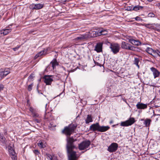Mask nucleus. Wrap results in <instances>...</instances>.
Wrapping results in <instances>:
<instances>
[{
	"instance_id": "f257e3e1",
	"label": "nucleus",
	"mask_w": 160,
	"mask_h": 160,
	"mask_svg": "<svg viewBox=\"0 0 160 160\" xmlns=\"http://www.w3.org/2000/svg\"><path fill=\"white\" fill-rule=\"evenodd\" d=\"M78 126L77 123H71L68 126L64 127L62 130L61 133L67 136V137L70 136L74 132V131L76 129Z\"/></svg>"
},
{
	"instance_id": "f03ea898",
	"label": "nucleus",
	"mask_w": 160,
	"mask_h": 160,
	"mask_svg": "<svg viewBox=\"0 0 160 160\" xmlns=\"http://www.w3.org/2000/svg\"><path fill=\"white\" fill-rule=\"evenodd\" d=\"M110 127L108 126H100L98 122L92 124L89 128V130L95 133L96 131L103 132L108 130Z\"/></svg>"
},
{
	"instance_id": "7ed1b4c3",
	"label": "nucleus",
	"mask_w": 160,
	"mask_h": 160,
	"mask_svg": "<svg viewBox=\"0 0 160 160\" xmlns=\"http://www.w3.org/2000/svg\"><path fill=\"white\" fill-rule=\"evenodd\" d=\"M108 43L110 45L109 48L111 50V51L114 54H116L119 52L120 49V47L119 44L117 43H111L108 42Z\"/></svg>"
},
{
	"instance_id": "20e7f679",
	"label": "nucleus",
	"mask_w": 160,
	"mask_h": 160,
	"mask_svg": "<svg viewBox=\"0 0 160 160\" xmlns=\"http://www.w3.org/2000/svg\"><path fill=\"white\" fill-rule=\"evenodd\" d=\"M76 141L77 140L76 139H74L73 137H67V150L75 148L76 147L74 144V142Z\"/></svg>"
},
{
	"instance_id": "39448f33",
	"label": "nucleus",
	"mask_w": 160,
	"mask_h": 160,
	"mask_svg": "<svg viewBox=\"0 0 160 160\" xmlns=\"http://www.w3.org/2000/svg\"><path fill=\"white\" fill-rule=\"evenodd\" d=\"M141 26H144L146 28L153 29L154 30L157 31L158 32H160V25L159 24L156 23L152 24H141Z\"/></svg>"
},
{
	"instance_id": "423d86ee",
	"label": "nucleus",
	"mask_w": 160,
	"mask_h": 160,
	"mask_svg": "<svg viewBox=\"0 0 160 160\" xmlns=\"http://www.w3.org/2000/svg\"><path fill=\"white\" fill-rule=\"evenodd\" d=\"M91 144L89 140H86L82 141L78 145V148L80 150H84L88 148Z\"/></svg>"
},
{
	"instance_id": "0eeeda50",
	"label": "nucleus",
	"mask_w": 160,
	"mask_h": 160,
	"mask_svg": "<svg viewBox=\"0 0 160 160\" xmlns=\"http://www.w3.org/2000/svg\"><path fill=\"white\" fill-rule=\"evenodd\" d=\"M121 48L123 49L133 51H135L136 49L138 48L132 46L130 44L124 41L122 42Z\"/></svg>"
},
{
	"instance_id": "6e6552de",
	"label": "nucleus",
	"mask_w": 160,
	"mask_h": 160,
	"mask_svg": "<svg viewBox=\"0 0 160 160\" xmlns=\"http://www.w3.org/2000/svg\"><path fill=\"white\" fill-rule=\"evenodd\" d=\"M73 149H68L67 153L68 154L69 160H76L77 158L76 152L73 150Z\"/></svg>"
},
{
	"instance_id": "1a4fd4ad",
	"label": "nucleus",
	"mask_w": 160,
	"mask_h": 160,
	"mask_svg": "<svg viewBox=\"0 0 160 160\" xmlns=\"http://www.w3.org/2000/svg\"><path fill=\"white\" fill-rule=\"evenodd\" d=\"M135 122V119L133 118H130L128 120L124 122H122L120 125L123 127H127L131 125Z\"/></svg>"
},
{
	"instance_id": "9d476101",
	"label": "nucleus",
	"mask_w": 160,
	"mask_h": 160,
	"mask_svg": "<svg viewBox=\"0 0 160 160\" xmlns=\"http://www.w3.org/2000/svg\"><path fill=\"white\" fill-rule=\"evenodd\" d=\"M10 72V70L9 68H6L4 70L1 68L0 70V78L1 79H3L4 77L8 75Z\"/></svg>"
},
{
	"instance_id": "9b49d317",
	"label": "nucleus",
	"mask_w": 160,
	"mask_h": 160,
	"mask_svg": "<svg viewBox=\"0 0 160 160\" xmlns=\"http://www.w3.org/2000/svg\"><path fill=\"white\" fill-rule=\"evenodd\" d=\"M118 147V144L115 142H113L108 147V151L110 152H116Z\"/></svg>"
},
{
	"instance_id": "f8f14e48",
	"label": "nucleus",
	"mask_w": 160,
	"mask_h": 160,
	"mask_svg": "<svg viewBox=\"0 0 160 160\" xmlns=\"http://www.w3.org/2000/svg\"><path fill=\"white\" fill-rule=\"evenodd\" d=\"M52 76L45 75L42 77V78L43 82L45 83L46 85H50L51 84L53 79L51 78Z\"/></svg>"
},
{
	"instance_id": "ddd939ff",
	"label": "nucleus",
	"mask_w": 160,
	"mask_h": 160,
	"mask_svg": "<svg viewBox=\"0 0 160 160\" xmlns=\"http://www.w3.org/2000/svg\"><path fill=\"white\" fill-rule=\"evenodd\" d=\"M89 33L88 36H87V38H95L99 36L98 30L96 31H91Z\"/></svg>"
},
{
	"instance_id": "4468645a",
	"label": "nucleus",
	"mask_w": 160,
	"mask_h": 160,
	"mask_svg": "<svg viewBox=\"0 0 160 160\" xmlns=\"http://www.w3.org/2000/svg\"><path fill=\"white\" fill-rule=\"evenodd\" d=\"M129 42L131 43L133 45L138 46L141 45L142 43L138 40H135L133 38H130L128 40Z\"/></svg>"
},
{
	"instance_id": "2eb2a0df",
	"label": "nucleus",
	"mask_w": 160,
	"mask_h": 160,
	"mask_svg": "<svg viewBox=\"0 0 160 160\" xmlns=\"http://www.w3.org/2000/svg\"><path fill=\"white\" fill-rule=\"evenodd\" d=\"M102 43L101 42L98 43L95 47L94 50L98 52H99L102 51Z\"/></svg>"
},
{
	"instance_id": "dca6fc26",
	"label": "nucleus",
	"mask_w": 160,
	"mask_h": 160,
	"mask_svg": "<svg viewBox=\"0 0 160 160\" xmlns=\"http://www.w3.org/2000/svg\"><path fill=\"white\" fill-rule=\"evenodd\" d=\"M151 70L153 72L154 78L159 76L160 72L157 69L152 67L151 68Z\"/></svg>"
},
{
	"instance_id": "f3484780",
	"label": "nucleus",
	"mask_w": 160,
	"mask_h": 160,
	"mask_svg": "<svg viewBox=\"0 0 160 160\" xmlns=\"http://www.w3.org/2000/svg\"><path fill=\"white\" fill-rule=\"evenodd\" d=\"M136 107L138 109H145L147 108L148 107L147 104H144L138 102L136 105Z\"/></svg>"
},
{
	"instance_id": "a211bd4d",
	"label": "nucleus",
	"mask_w": 160,
	"mask_h": 160,
	"mask_svg": "<svg viewBox=\"0 0 160 160\" xmlns=\"http://www.w3.org/2000/svg\"><path fill=\"white\" fill-rule=\"evenodd\" d=\"M0 142L4 144H6L7 142V140L6 138L2 134L0 133Z\"/></svg>"
},
{
	"instance_id": "6ab92c4d",
	"label": "nucleus",
	"mask_w": 160,
	"mask_h": 160,
	"mask_svg": "<svg viewBox=\"0 0 160 160\" xmlns=\"http://www.w3.org/2000/svg\"><path fill=\"white\" fill-rule=\"evenodd\" d=\"M50 64H52V66L53 69H54L56 66H58L59 64L56 59H53L52 61L51 62Z\"/></svg>"
},
{
	"instance_id": "aec40b11",
	"label": "nucleus",
	"mask_w": 160,
	"mask_h": 160,
	"mask_svg": "<svg viewBox=\"0 0 160 160\" xmlns=\"http://www.w3.org/2000/svg\"><path fill=\"white\" fill-rule=\"evenodd\" d=\"M98 30L99 36H100L102 35H107L108 31L103 29H102V30Z\"/></svg>"
},
{
	"instance_id": "412c9836",
	"label": "nucleus",
	"mask_w": 160,
	"mask_h": 160,
	"mask_svg": "<svg viewBox=\"0 0 160 160\" xmlns=\"http://www.w3.org/2000/svg\"><path fill=\"white\" fill-rule=\"evenodd\" d=\"M86 123L87 124H88L90 122H92V117L91 114H88L87 115V118L85 120Z\"/></svg>"
},
{
	"instance_id": "4be33fe9",
	"label": "nucleus",
	"mask_w": 160,
	"mask_h": 160,
	"mask_svg": "<svg viewBox=\"0 0 160 160\" xmlns=\"http://www.w3.org/2000/svg\"><path fill=\"white\" fill-rule=\"evenodd\" d=\"M151 121V119L147 118L144 120L143 122L144 124L145 125L146 127H149Z\"/></svg>"
},
{
	"instance_id": "5701e85b",
	"label": "nucleus",
	"mask_w": 160,
	"mask_h": 160,
	"mask_svg": "<svg viewBox=\"0 0 160 160\" xmlns=\"http://www.w3.org/2000/svg\"><path fill=\"white\" fill-rule=\"evenodd\" d=\"M11 31V29H3L1 31V34H3V35H5L8 34L9 32Z\"/></svg>"
},
{
	"instance_id": "b1692460",
	"label": "nucleus",
	"mask_w": 160,
	"mask_h": 160,
	"mask_svg": "<svg viewBox=\"0 0 160 160\" xmlns=\"http://www.w3.org/2000/svg\"><path fill=\"white\" fill-rule=\"evenodd\" d=\"M87 38L86 35H81L76 38L75 39L77 41L82 40Z\"/></svg>"
},
{
	"instance_id": "393cba45",
	"label": "nucleus",
	"mask_w": 160,
	"mask_h": 160,
	"mask_svg": "<svg viewBox=\"0 0 160 160\" xmlns=\"http://www.w3.org/2000/svg\"><path fill=\"white\" fill-rule=\"evenodd\" d=\"M43 7V5L40 3L35 4V10H38L42 8Z\"/></svg>"
},
{
	"instance_id": "a878e982",
	"label": "nucleus",
	"mask_w": 160,
	"mask_h": 160,
	"mask_svg": "<svg viewBox=\"0 0 160 160\" xmlns=\"http://www.w3.org/2000/svg\"><path fill=\"white\" fill-rule=\"evenodd\" d=\"M143 6H139V5H137L134 6L133 8V10L135 11H137L138 10H139L140 9H142L143 8Z\"/></svg>"
},
{
	"instance_id": "bb28decb",
	"label": "nucleus",
	"mask_w": 160,
	"mask_h": 160,
	"mask_svg": "<svg viewBox=\"0 0 160 160\" xmlns=\"http://www.w3.org/2000/svg\"><path fill=\"white\" fill-rule=\"evenodd\" d=\"M8 151L10 153V155H13V154H16V153L14 150H13L12 148L10 147V148H8Z\"/></svg>"
},
{
	"instance_id": "cd10ccee",
	"label": "nucleus",
	"mask_w": 160,
	"mask_h": 160,
	"mask_svg": "<svg viewBox=\"0 0 160 160\" xmlns=\"http://www.w3.org/2000/svg\"><path fill=\"white\" fill-rule=\"evenodd\" d=\"M139 61V59L138 58H135L134 60V64L136 65L139 68V66L138 65V62Z\"/></svg>"
},
{
	"instance_id": "c85d7f7f",
	"label": "nucleus",
	"mask_w": 160,
	"mask_h": 160,
	"mask_svg": "<svg viewBox=\"0 0 160 160\" xmlns=\"http://www.w3.org/2000/svg\"><path fill=\"white\" fill-rule=\"evenodd\" d=\"M37 54H38V56H39V57H40L42 55H45L47 54L46 53H45L44 52L43 50L42 51L38 53Z\"/></svg>"
},
{
	"instance_id": "c756f323",
	"label": "nucleus",
	"mask_w": 160,
	"mask_h": 160,
	"mask_svg": "<svg viewBox=\"0 0 160 160\" xmlns=\"http://www.w3.org/2000/svg\"><path fill=\"white\" fill-rule=\"evenodd\" d=\"M32 114L33 118H38L39 117V114L36 111Z\"/></svg>"
},
{
	"instance_id": "7c9ffc66",
	"label": "nucleus",
	"mask_w": 160,
	"mask_h": 160,
	"mask_svg": "<svg viewBox=\"0 0 160 160\" xmlns=\"http://www.w3.org/2000/svg\"><path fill=\"white\" fill-rule=\"evenodd\" d=\"M33 86V83H32L31 84L29 85L28 87V90L29 91H31L32 89V87Z\"/></svg>"
},
{
	"instance_id": "2f4dec72",
	"label": "nucleus",
	"mask_w": 160,
	"mask_h": 160,
	"mask_svg": "<svg viewBox=\"0 0 160 160\" xmlns=\"http://www.w3.org/2000/svg\"><path fill=\"white\" fill-rule=\"evenodd\" d=\"M38 145L39 147H40L41 148H43L45 147V146L43 145L42 142L38 143Z\"/></svg>"
},
{
	"instance_id": "473e14b6",
	"label": "nucleus",
	"mask_w": 160,
	"mask_h": 160,
	"mask_svg": "<svg viewBox=\"0 0 160 160\" xmlns=\"http://www.w3.org/2000/svg\"><path fill=\"white\" fill-rule=\"evenodd\" d=\"M34 74L32 73L30 75V76L28 78V80H32V79L34 77Z\"/></svg>"
},
{
	"instance_id": "72a5a7b5",
	"label": "nucleus",
	"mask_w": 160,
	"mask_h": 160,
	"mask_svg": "<svg viewBox=\"0 0 160 160\" xmlns=\"http://www.w3.org/2000/svg\"><path fill=\"white\" fill-rule=\"evenodd\" d=\"M29 8L30 9L32 10H35V4H32L30 5Z\"/></svg>"
},
{
	"instance_id": "f704fd0d",
	"label": "nucleus",
	"mask_w": 160,
	"mask_h": 160,
	"mask_svg": "<svg viewBox=\"0 0 160 160\" xmlns=\"http://www.w3.org/2000/svg\"><path fill=\"white\" fill-rule=\"evenodd\" d=\"M10 156L12 160H17V157L15 154L10 155Z\"/></svg>"
},
{
	"instance_id": "c9c22d12",
	"label": "nucleus",
	"mask_w": 160,
	"mask_h": 160,
	"mask_svg": "<svg viewBox=\"0 0 160 160\" xmlns=\"http://www.w3.org/2000/svg\"><path fill=\"white\" fill-rule=\"evenodd\" d=\"M132 6H128L126 8V10L127 11H132L133 10Z\"/></svg>"
},
{
	"instance_id": "e433bc0d",
	"label": "nucleus",
	"mask_w": 160,
	"mask_h": 160,
	"mask_svg": "<svg viewBox=\"0 0 160 160\" xmlns=\"http://www.w3.org/2000/svg\"><path fill=\"white\" fill-rule=\"evenodd\" d=\"M51 49V48L49 47H48L46 48H44L43 49L44 52H45V53H46V54H47V52L48 51H50Z\"/></svg>"
},
{
	"instance_id": "4c0bfd02",
	"label": "nucleus",
	"mask_w": 160,
	"mask_h": 160,
	"mask_svg": "<svg viewBox=\"0 0 160 160\" xmlns=\"http://www.w3.org/2000/svg\"><path fill=\"white\" fill-rule=\"evenodd\" d=\"M148 17L152 18L155 17V15L153 13H150L148 15Z\"/></svg>"
},
{
	"instance_id": "58836bf2",
	"label": "nucleus",
	"mask_w": 160,
	"mask_h": 160,
	"mask_svg": "<svg viewBox=\"0 0 160 160\" xmlns=\"http://www.w3.org/2000/svg\"><path fill=\"white\" fill-rule=\"evenodd\" d=\"M33 121L35 122H36L38 123H40L41 122V120L40 119L35 118L33 119Z\"/></svg>"
},
{
	"instance_id": "ea45409f",
	"label": "nucleus",
	"mask_w": 160,
	"mask_h": 160,
	"mask_svg": "<svg viewBox=\"0 0 160 160\" xmlns=\"http://www.w3.org/2000/svg\"><path fill=\"white\" fill-rule=\"evenodd\" d=\"M29 111L32 112V114L36 111L32 107H30V108Z\"/></svg>"
},
{
	"instance_id": "a19ab883",
	"label": "nucleus",
	"mask_w": 160,
	"mask_h": 160,
	"mask_svg": "<svg viewBox=\"0 0 160 160\" xmlns=\"http://www.w3.org/2000/svg\"><path fill=\"white\" fill-rule=\"evenodd\" d=\"M33 152L36 155H38L39 154H40L38 150L35 149L33 150Z\"/></svg>"
},
{
	"instance_id": "79ce46f5",
	"label": "nucleus",
	"mask_w": 160,
	"mask_h": 160,
	"mask_svg": "<svg viewBox=\"0 0 160 160\" xmlns=\"http://www.w3.org/2000/svg\"><path fill=\"white\" fill-rule=\"evenodd\" d=\"M135 19L136 21H142V19L140 17L137 16L135 18Z\"/></svg>"
},
{
	"instance_id": "37998d69",
	"label": "nucleus",
	"mask_w": 160,
	"mask_h": 160,
	"mask_svg": "<svg viewBox=\"0 0 160 160\" xmlns=\"http://www.w3.org/2000/svg\"><path fill=\"white\" fill-rule=\"evenodd\" d=\"M67 1V0H60L59 2H60L61 3L63 4H65V2Z\"/></svg>"
},
{
	"instance_id": "c03bdc74",
	"label": "nucleus",
	"mask_w": 160,
	"mask_h": 160,
	"mask_svg": "<svg viewBox=\"0 0 160 160\" xmlns=\"http://www.w3.org/2000/svg\"><path fill=\"white\" fill-rule=\"evenodd\" d=\"M46 155L47 156L48 159H49V158H50L52 156V155L48 153H46Z\"/></svg>"
},
{
	"instance_id": "a18cd8bd",
	"label": "nucleus",
	"mask_w": 160,
	"mask_h": 160,
	"mask_svg": "<svg viewBox=\"0 0 160 160\" xmlns=\"http://www.w3.org/2000/svg\"><path fill=\"white\" fill-rule=\"evenodd\" d=\"M20 47V46H18L17 47H15L13 48V50L14 51H16V50L18 49Z\"/></svg>"
},
{
	"instance_id": "49530a36",
	"label": "nucleus",
	"mask_w": 160,
	"mask_h": 160,
	"mask_svg": "<svg viewBox=\"0 0 160 160\" xmlns=\"http://www.w3.org/2000/svg\"><path fill=\"white\" fill-rule=\"evenodd\" d=\"M4 86L2 84L0 85V91L3 90Z\"/></svg>"
},
{
	"instance_id": "de8ad7c7",
	"label": "nucleus",
	"mask_w": 160,
	"mask_h": 160,
	"mask_svg": "<svg viewBox=\"0 0 160 160\" xmlns=\"http://www.w3.org/2000/svg\"><path fill=\"white\" fill-rule=\"evenodd\" d=\"M57 157L55 156L54 155H53L52 157H51L49 159L50 160H53L54 158H55Z\"/></svg>"
},
{
	"instance_id": "09e8293b",
	"label": "nucleus",
	"mask_w": 160,
	"mask_h": 160,
	"mask_svg": "<svg viewBox=\"0 0 160 160\" xmlns=\"http://www.w3.org/2000/svg\"><path fill=\"white\" fill-rule=\"evenodd\" d=\"M94 62L95 63V64L97 65L98 66H100V67H101L102 65L101 64H100L98 62H96L95 61H94Z\"/></svg>"
},
{
	"instance_id": "8fccbe9b",
	"label": "nucleus",
	"mask_w": 160,
	"mask_h": 160,
	"mask_svg": "<svg viewBox=\"0 0 160 160\" xmlns=\"http://www.w3.org/2000/svg\"><path fill=\"white\" fill-rule=\"evenodd\" d=\"M4 134L5 135H7L8 134L6 130H4Z\"/></svg>"
},
{
	"instance_id": "3c124183",
	"label": "nucleus",
	"mask_w": 160,
	"mask_h": 160,
	"mask_svg": "<svg viewBox=\"0 0 160 160\" xmlns=\"http://www.w3.org/2000/svg\"><path fill=\"white\" fill-rule=\"evenodd\" d=\"M39 57V56H38V54H37L34 57V59H36L38 57Z\"/></svg>"
},
{
	"instance_id": "603ef678",
	"label": "nucleus",
	"mask_w": 160,
	"mask_h": 160,
	"mask_svg": "<svg viewBox=\"0 0 160 160\" xmlns=\"http://www.w3.org/2000/svg\"><path fill=\"white\" fill-rule=\"evenodd\" d=\"M38 88H39V84H38L37 86V89L38 92H39Z\"/></svg>"
},
{
	"instance_id": "864d4df0",
	"label": "nucleus",
	"mask_w": 160,
	"mask_h": 160,
	"mask_svg": "<svg viewBox=\"0 0 160 160\" xmlns=\"http://www.w3.org/2000/svg\"><path fill=\"white\" fill-rule=\"evenodd\" d=\"M121 95H116V94H115L114 95H113V97H119V96H120Z\"/></svg>"
},
{
	"instance_id": "5fc2aeb1",
	"label": "nucleus",
	"mask_w": 160,
	"mask_h": 160,
	"mask_svg": "<svg viewBox=\"0 0 160 160\" xmlns=\"http://www.w3.org/2000/svg\"><path fill=\"white\" fill-rule=\"evenodd\" d=\"M113 121L112 120H111L110 121V122H109V123H110V124H112V123H113Z\"/></svg>"
},
{
	"instance_id": "6e6d98bb",
	"label": "nucleus",
	"mask_w": 160,
	"mask_h": 160,
	"mask_svg": "<svg viewBox=\"0 0 160 160\" xmlns=\"http://www.w3.org/2000/svg\"><path fill=\"white\" fill-rule=\"evenodd\" d=\"M148 2H152V1H153V0H147Z\"/></svg>"
},
{
	"instance_id": "4d7b16f0",
	"label": "nucleus",
	"mask_w": 160,
	"mask_h": 160,
	"mask_svg": "<svg viewBox=\"0 0 160 160\" xmlns=\"http://www.w3.org/2000/svg\"><path fill=\"white\" fill-rule=\"evenodd\" d=\"M53 159V160H58L57 157L55 158H54Z\"/></svg>"
},
{
	"instance_id": "13d9d810",
	"label": "nucleus",
	"mask_w": 160,
	"mask_h": 160,
	"mask_svg": "<svg viewBox=\"0 0 160 160\" xmlns=\"http://www.w3.org/2000/svg\"><path fill=\"white\" fill-rule=\"evenodd\" d=\"M42 77H41L39 80V82H41V79H42Z\"/></svg>"
},
{
	"instance_id": "bf43d9fd",
	"label": "nucleus",
	"mask_w": 160,
	"mask_h": 160,
	"mask_svg": "<svg viewBox=\"0 0 160 160\" xmlns=\"http://www.w3.org/2000/svg\"><path fill=\"white\" fill-rule=\"evenodd\" d=\"M124 76L125 75H121V76H120V77L122 78H124Z\"/></svg>"
},
{
	"instance_id": "052dcab7",
	"label": "nucleus",
	"mask_w": 160,
	"mask_h": 160,
	"mask_svg": "<svg viewBox=\"0 0 160 160\" xmlns=\"http://www.w3.org/2000/svg\"><path fill=\"white\" fill-rule=\"evenodd\" d=\"M34 32V31L33 30H31L30 31V32H31V33H32L33 32Z\"/></svg>"
},
{
	"instance_id": "680f3d73",
	"label": "nucleus",
	"mask_w": 160,
	"mask_h": 160,
	"mask_svg": "<svg viewBox=\"0 0 160 160\" xmlns=\"http://www.w3.org/2000/svg\"><path fill=\"white\" fill-rule=\"evenodd\" d=\"M116 126V125H113L112 126V127H115Z\"/></svg>"
},
{
	"instance_id": "e2e57ef3",
	"label": "nucleus",
	"mask_w": 160,
	"mask_h": 160,
	"mask_svg": "<svg viewBox=\"0 0 160 160\" xmlns=\"http://www.w3.org/2000/svg\"><path fill=\"white\" fill-rule=\"evenodd\" d=\"M144 120H144V119H141V121H144Z\"/></svg>"
},
{
	"instance_id": "0e129e2a",
	"label": "nucleus",
	"mask_w": 160,
	"mask_h": 160,
	"mask_svg": "<svg viewBox=\"0 0 160 160\" xmlns=\"http://www.w3.org/2000/svg\"><path fill=\"white\" fill-rule=\"evenodd\" d=\"M118 124H119L118 123V124H116V125H118Z\"/></svg>"
},
{
	"instance_id": "69168bd1",
	"label": "nucleus",
	"mask_w": 160,
	"mask_h": 160,
	"mask_svg": "<svg viewBox=\"0 0 160 160\" xmlns=\"http://www.w3.org/2000/svg\"><path fill=\"white\" fill-rule=\"evenodd\" d=\"M38 92L39 93H40V91L39 90V92Z\"/></svg>"
},
{
	"instance_id": "338daca9",
	"label": "nucleus",
	"mask_w": 160,
	"mask_h": 160,
	"mask_svg": "<svg viewBox=\"0 0 160 160\" xmlns=\"http://www.w3.org/2000/svg\"><path fill=\"white\" fill-rule=\"evenodd\" d=\"M158 4L159 6H160V3H159Z\"/></svg>"
},
{
	"instance_id": "774afa93",
	"label": "nucleus",
	"mask_w": 160,
	"mask_h": 160,
	"mask_svg": "<svg viewBox=\"0 0 160 160\" xmlns=\"http://www.w3.org/2000/svg\"><path fill=\"white\" fill-rule=\"evenodd\" d=\"M137 24L136 25H138V23H136Z\"/></svg>"
}]
</instances>
